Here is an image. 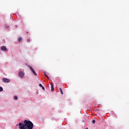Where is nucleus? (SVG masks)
<instances>
[{"label": "nucleus", "instance_id": "7", "mask_svg": "<svg viewBox=\"0 0 129 129\" xmlns=\"http://www.w3.org/2000/svg\"><path fill=\"white\" fill-rule=\"evenodd\" d=\"M14 99H15V100H18V96H14Z\"/></svg>", "mask_w": 129, "mask_h": 129}, {"label": "nucleus", "instance_id": "2", "mask_svg": "<svg viewBox=\"0 0 129 129\" xmlns=\"http://www.w3.org/2000/svg\"><path fill=\"white\" fill-rule=\"evenodd\" d=\"M18 74L20 76V77L21 78H23V77H24V76H25V73H24L22 71H20L19 73H18Z\"/></svg>", "mask_w": 129, "mask_h": 129}, {"label": "nucleus", "instance_id": "1", "mask_svg": "<svg viewBox=\"0 0 129 129\" xmlns=\"http://www.w3.org/2000/svg\"><path fill=\"white\" fill-rule=\"evenodd\" d=\"M3 82L4 83H10L11 82V80L9 79L6 78H3Z\"/></svg>", "mask_w": 129, "mask_h": 129}, {"label": "nucleus", "instance_id": "14", "mask_svg": "<svg viewBox=\"0 0 129 129\" xmlns=\"http://www.w3.org/2000/svg\"><path fill=\"white\" fill-rule=\"evenodd\" d=\"M27 42H30V39H28L27 40Z\"/></svg>", "mask_w": 129, "mask_h": 129}, {"label": "nucleus", "instance_id": "5", "mask_svg": "<svg viewBox=\"0 0 129 129\" xmlns=\"http://www.w3.org/2000/svg\"><path fill=\"white\" fill-rule=\"evenodd\" d=\"M51 91H54V85L52 84H51Z\"/></svg>", "mask_w": 129, "mask_h": 129}, {"label": "nucleus", "instance_id": "4", "mask_svg": "<svg viewBox=\"0 0 129 129\" xmlns=\"http://www.w3.org/2000/svg\"><path fill=\"white\" fill-rule=\"evenodd\" d=\"M1 50L2 51H5V52H7L8 49L7 48V47H6V46H2L1 47Z\"/></svg>", "mask_w": 129, "mask_h": 129}, {"label": "nucleus", "instance_id": "6", "mask_svg": "<svg viewBox=\"0 0 129 129\" xmlns=\"http://www.w3.org/2000/svg\"><path fill=\"white\" fill-rule=\"evenodd\" d=\"M59 91H60V93L61 94H63V90H62V88H59Z\"/></svg>", "mask_w": 129, "mask_h": 129}, {"label": "nucleus", "instance_id": "13", "mask_svg": "<svg viewBox=\"0 0 129 129\" xmlns=\"http://www.w3.org/2000/svg\"><path fill=\"white\" fill-rule=\"evenodd\" d=\"M42 89H43V90H45V88L44 87V86H42Z\"/></svg>", "mask_w": 129, "mask_h": 129}, {"label": "nucleus", "instance_id": "8", "mask_svg": "<svg viewBox=\"0 0 129 129\" xmlns=\"http://www.w3.org/2000/svg\"><path fill=\"white\" fill-rule=\"evenodd\" d=\"M18 40L19 42H21L22 41V37L18 38Z\"/></svg>", "mask_w": 129, "mask_h": 129}, {"label": "nucleus", "instance_id": "3", "mask_svg": "<svg viewBox=\"0 0 129 129\" xmlns=\"http://www.w3.org/2000/svg\"><path fill=\"white\" fill-rule=\"evenodd\" d=\"M29 69L31 70L32 72H33V74L35 75V76H37V73H36V72L34 71V69H33V68L31 66H28Z\"/></svg>", "mask_w": 129, "mask_h": 129}, {"label": "nucleus", "instance_id": "11", "mask_svg": "<svg viewBox=\"0 0 129 129\" xmlns=\"http://www.w3.org/2000/svg\"><path fill=\"white\" fill-rule=\"evenodd\" d=\"M92 122V123H95V120H93Z\"/></svg>", "mask_w": 129, "mask_h": 129}, {"label": "nucleus", "instance_id": "9", "mask_svg": "<svg viewBox=\"0 0 129 129\" xmlns=\"http://www.w3.org/2000/svg\"><path fill=\"white\" fill-rule=\"evenodd\" d=\"M45 76H46V77H47V78H48V79H50V78H49V77L47 76V74H46V72L44 73Z\"/></svg>", "mask_w": 129, "mask_h": 129}, {"label": "nucleus", "instance_id": "12", "mask_svg": "<svg viewBox=\"0 0 129 129\" xmlns=\"http://www.w3.org/2000/svg\"><path fill=\"white\" fill-rule=\"evenodd\" d=\"M39 86H40V87H43V85H42V84H39Z\"/></svg>", "mask_w": 129, "mask_h": 129}, {"label": "nucleus", "instance_id": "10", "mask_svg": "<svg viewBox=\"0 0 129 129\" xmlns=\"http://www.w3.org/2000/svg\"><path fill=\"white\" fill-rule=\"evenodd\" d=\"M3 90H4V89L3 88V87H0V92H2V91H3Z\"/></svg>", "mask_w": 129, "mask_h": 129}]
</instances>
